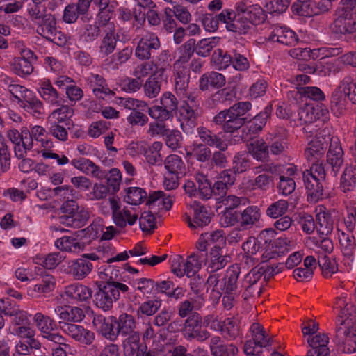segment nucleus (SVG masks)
<instances>
[{
    "instance_id": "1",
    "label": "nucleus",
    "mask_w": 356,
    "mask_h": 356,
    "mask_svg": "<svg viewBox=\"0 0 356 356\" xmlns=\"http://www.w3.org/2000/svg\"><path fill=\"white\" fill-rule=\"evenodd\" d=\"M225 245L226 238L222 230L202 234L198 239L196 247L199 251L205 252L208 246L213 245L205 260L201 255L209 272L218 271L226 266L227 256L224 253Z\"/></svg>"
},
{
    "instance_id": "2",
    "label": "nucleus",
    "mask_w": 356,
    "mask_h": 356,
    "mask_svg": "<svg viewBox=\"0 0 356 356\" xmlns=\"http://www.w3.org/2000/svg\"><path fill=\"white\" fill-rule=\"evenodd\" d=\"M248 102H239L227 110L220 112L214 117V122L222 124L227 133H234L238 129L248 120L245 113L251 108Z\"/></svg>"
},
{
    "instance_id": "3",
    "label": "nucleus",
    "mask_w": 356,
    "mask_h": 356,
    "mask_svg": "<svg viewBox=\"0 0 356 356\" xmlns=\"http://www.w3.org/2000/svg\"><path fill=\"white\" fill-rule=\"evenodd\" d=\"M325 177L323 165L317 163H314L309 170L304 172L303 179L309 201L316 202L322 198V182Z\"/></svg>"
},
{
    "instance_id": "4",
    "label": "nucleus",
    "mask_w": 356,
    "mask_h": 356,
    "mask_svg": "<svg viewBox=\"0 0 356 356\" xmlns=\"http://www.w3.org/2000/svg\"><path fill=\"white\" fill-rule=\"evenodd\" d=\"M348 99L356 104V83L350 77H346L332 96V110L335 115H341Z\"/></svg>"
},
{
    "instance_id": "5",
    "label": "nucleus",
    "mask_w": 356,
    "mask_h": 356,
    "mask_svg": "<svg viewBox=\"0 0 356 356\" xmlns=\"http://www.w3.org/2000/svg\"><path fill=\"white\" fill-rule=\"evenodd\" d=\"M170 263L171 270L176 276L192 277L201 269L203 259L199 254L194 253L186 259L180 255H175L170 258Z\"/></svg>"
},
{
    "instance_id": "6",
    "label": "nucleus",
    "mask_w": 356,
    "mask_h": 356,
    "mask_svg": "<svg viewBox=\"0 0 356 356\" xmlns=\"http://www.w3.org/2000/svg\"><path fill=\"white\" fill-rule=\"evenodd\" d=\"M99 289L95 295V302L104 311L110 309L113 302L119 299L120 291L124 293L129 290V287L123 283L99 284Z\"/></svg>"
},
{
    "instance_id": "7",
    "label": "nucleus",
    "mask_w": 356,
    "mask_h": 356,
    "mask_svg": "<svg viewBox=\"0 0 356 356\" xmlns=\"http://www.w3.org/2000/svg\"><path fill=\"white\" fill-rule=\"evenodd\" d=\"M336 308L340 309L338 322L339 327L345 335H356V312L353 305L348 301L347 295L341 296L336 302Z\"/></svg>"
},
{
    "instance_id": "8",
    "label": "nucleus",
    "mask_w": 356,
    "mask_h": 356,
    "mask_svg": "<svg viewBox=\"0 0 356 356\" xmlns=\"http://www.w3.org/2000/svg\"><path fill=\"white\" fill-rule=\"evenodd\" d=\"M298 115V119L302 123L308 124L304 127V131L311 132L309 124L318 121V126L321 122L327 119L329 112L327 108L322 104L307 102L304 106L299 109Z\"/></svg>"
},
{
    "instance_id": "9",
    "label": "nucleus",
    "mask_w": 356,
    "mask_h": 356,
    "mask_svg": "<svg viewBox=\"0 0 356 356\" xmlns=\"http://www.w3.org/2000/svg\"><path fill=\"white\" fill-rule=\"evenodd\" d=\"M195 41L190 39L181 48V56L174 64V70L176 72L175 82L184 87L185 81L188 74V62L193 54Z\"/></svg>"
},
{
    "instance_id": "10",
    "label": "nucleus",
    "mask_w": 356,
    "mask_h": 356,
    "mask_svg": "<svg viewBox=\"0 0 356 356\" xmlns=\"http://www.w3.org/2000/svg\"><path fill=\"white\" fill-rule=\"evenodd\" d=\"M239 273L237 267H232L227 271L226 281L224 283L216 275H210L207 284L216 298H220L222 291L225 288L227 293L233 291L236 288Z\"/></svg>"
},
{
    "instance_id": "11",
    "label": "nucleus",
    "mask_w": 356,
    "mask_h": 356,
    "mask_svg": "<svg viewBox=\"0 0 356 356\" xmlns=\"http://www.w3.org/2000/svg\"><path fill=\"white\" fill-rule=\"evenodd\" d=\"M219 21L225 24L227 31L245 34L250 31V23L244 22L241 15L230 9H225L218 15Z\"/></svg>"
},
{
    "instance_id": "12",
    "label": "nucleus",
    "mask_w": 356,
    "mask_h": 356,
    "mask_svg": "<svg viewBox=\"0 0 356 356\" xmlns=\"http://www.w3.org/2000/svg\"><path fill=\"white\" fill-rule=\"evenodd\" d=\"M108 203L113 213L114 222L119 227H124L127 224L133 225L137 220V215L129 208H121L120 200L117 197L109 199Z\"/></svg>"
},
{
    "instance_id": "13",
    "label": "nucleus",
    "mask_w": 356,
    "mask_h": 356,
    "mask_svg": "<svg viewBox=\"0 0 356 356\" xmlns=\"http://www.w3.org/2000/svg\"><path fill=\"white\" fill-rule=\"evenodd\" d=\"M334 26L341 33H351L356 31V8L340 6L337 11Z\"/></svg>"
},
{
    "instance_id": "14",
    "label": "nucleus",
    "mask_w": 356,
    "mask_h": 356,
    "mask_svg": "<svg viewBox=\"0 0 356 356\" xmlns=\"http://www.w3.org/2000/svg\"><path fill=\"white\" fill-rule=\"evenodd\" d=\"M60 329L69 337L82 344L90 345L95 339L94 333L80 325L60 323Z\"/></svg>"
},
{
    "instance_id": "15",
    "label": "nucleus",
    "mask_w": 356,
    "mask_h": 356,
    "mask_svg": "<svg viewBox=\"0 0 356 356\" xmlns=\"http://www.w3.org/2000/svg\"><path fill=\"white\" fill-rule=\"evenodd\" d=\"M237 13L241 15L244 22L250 23V29L252 24H260L265 20L266 15L262 8L258 4L248 5L245 2H238L236 5Z\"/></svg>"
},
{
    "instance_id": "16",
    "label": "nucleus",
    "mask_w": 356,
    "mask_h": 356,
    "mask_svg": "<svg viewBox=\"0 0 356 356\" xmlns=\"http://www.w3.org/2000/svg\"><path fill=\"white\" fill-rule=\"evenodd\" d=\"M14 316L13 321L9 327L10 332L19 337L28 339L35 336V330L26 323V313L23 311L15 309L12 311Z\"/></svg>"
},
{
    "instance_id": "17",
    "label": "nucleus",
    "mask_w": 356,
    "mask_h": 356,
    "mask_svg": "<svg viewBox=\"0 0 356 356\" xmlns=\"http://www.w3.org/2000/svg\"><path fill=\"white\" fill-rule=\"evenodd\" d=\"M191 208L193 211L191 216L186 218L187 223L191 229H196L207 225L211 218V211L209 207L201 205L195 201Z\"/></svg>"
},
{
    "instance_id": "18",
    "label": "nucleus",
    "mask_w": 356,
    "mask_h": 356,
    "mask_svg": "<svg viewBox=\"0 0 356 356\" xmlns=\"http://www.w3.org/2000/svg\"><path fill=\"white\" fill-rule=\"evenodd\" d=\"M92 324L95 330L110 341H115L119 330L116 328L117 321L112 316L105 318L102 315H96L93 318Z\"/></svg>"
},
{
    "instance_id": "19",
    "label": "nucleus",
    "mask_w": 356,
    "mask_h": 356,
    "mask_svg": "<svg viewBox=\"0 0 356 356\" xmlns=\"http://www.w3.org/2000/svg\"><path fill=\"white\" fill-rule=\"evenodd\" d=\"M184 334L187 339L202 341L209 337V332L202 328L201 316L196 314L188 318L184 324Z\"/></svg>"
},
{
    "instance_id": "20",
    "label": "nucleus",
    "mask_w": 356,
    "mask_h": 356,
    "mask_svg": "<svg viewBox=\"0 0 356 356\" xmlns=\"http://www.w3.org/2000/svg\"><path fill=\"white\" fill-rule=\"evenodd\" d=\"M291 248V242L286 237H280L264 248L261 257L263 262L280 257L288 252Z\"/></svg>"
},
{
    "instance_id": "21",
    "label": "nucleus",
    "mask_w": 356,
    "mask_h": 356,
    "mask_svg": "<svg viewBox=\"0 0 356 356\" xmlns=\"http://www.w3.org/2000/svg\"><path fill=\"white\" fill-rule=\"evenodd\" d=\"M269 41L277 42L286 45L295 44L298 40L296 33L284 25H274L270 28Z\"/></svg>"
},
{
    "instance_id": "22",
    "label": "nucleus",
    "mask_w": 356,
    "mask_h": 356,
    "mask_svg": "<svg viewBox=\"0 0 356 356\" xmlns=\"http://www.w3.org/2000/svg\"><path fill=\"white\" fill-rule=\"evenodd\" d=\"M177 118L184 133L191 134L196 126L197 114L186 102H183L179 107Z\"/></svg>"
},
{
    "instance_id": "23",
    "label": "nucleus",
    "mask_w": 356,
    "mask_h": 356,
    "mask_svg": "<svg viewBox=\"0 0 356 356\" xmlns=\"http://www.w3.org/2000/svg\"><path fill=\"white\" fill-rule=\"evenodd\" d=\"M160 42L157 36L152 33H147L139 41L135 55L141 60L149 59L152 49H157Z\"/></svg>"
},
{
    "instance_id": "24",
    "label": "nucleus",
    "mask_w": 356,
    "mask_h": 356,
    "mask_svg": "<svg viewBox=\"0 0 356 356\" xmlns=\"http://www.w3.org/2000/svg\"><path fill=\"white\" fill-rule=\"evenodd\" d=\"M55 314L58 316L60 323H80L85 318L84 311L78 307L57 306L54 309Z\"/></svg>"
},
{
    "instance_id": "25",
    "label": "nucleus",
    "mask_w": 356,
    "mask_h": 356,
    "mask_svg": "<svg viewBox=\"0 0 356 356\" xmlns=\"http://www.w3.org/2000/svg\"><path fill=\"white\" fill-rule=\"evenodd\" d=\"M339 54L337 49H328L325 47L311 49L310 48H296L290 51L291 57L298 60H307L309 58L316 59L319 55L323 56H335Z\"/></svg>"
},
{
    "instance_id": "26",
    "label": "nucleus",
    "mask_w": 356,
    "mask_h": 356,
    "mask_svg": "<svg viewBox=\"0 0 356 356\" xmlns=\"http://www.w3.org/2000/svg\"><path fill=\"white\" fill-rule=\"evenodd\" d=\"M172 197L163 191H154L148 197L147 204L152 211L161 213L170 209Z\"/></svg>"
},
{
    "instance_id": "27",
    "label": "nucleus",
    "mask_w": 356,
    "mask_h": 356,
    "mask_svg": "<svg viewBox=\"0 0 356 356\" xmlns=\"http://www.w3.org/2000/svg\"><path fill=\"white\" fill-rule=\"evenodd\" d=\"M56 286L55 278L50 275L42 277V281L30 286L27 289L28 295L32 298H40L46 296L54 291Z\"/></svg>"
},
{
    "instance_id": "28",
    "label": "nucleus",
    "mask_w": 356,
    "mask_h": 356,
    "mask_svg": "<svg viewBox=\"0 0 356 356\" xmlns=\"http://www.w3.org/2000/svg\"><path fill=\"white\" fill-rule=\"evenodd\" d=\"M93 265L90 261L81 257L68 263L67 272L76 280H81L90 274Z\"/></svg>"
},
{
    "instance_id": "29",
    "label": "nucleus",
    "mask_w": 356,
    "mask_h": 356,
    "mask_svg": "<svg viewBox=\"0 0 356 356\" xmlns=\"http://www.w3.org/2000/svg\"><path fill=\"white\" fill-rule=\"evenodd\" d=\"M37 91L44 101L52 105H57L59 103L58 92L52 86L49 79H39L37 81Z\"/></svg>"
},
{
    "instance_id": "30",
    "label": "nucleus",
    "mask_w": 356,
    "mask_h": 356,
    "mask_svg": "<svg viewBox=\"0 0 356 356\" xmlns=\"http://www.w3.org/2000/svg\"><path fill=\"white\" fill-rule=\"evenodd\" d=\"M164 69L156 70L154 74L146 80L143 89L145 95L149 98H154L161 91V83L164 79Z\"/></svg>"
},
{
    "instance_id": "31",
    "label": "nucleus",
    "mask_w": 356,
    "mask_h": 356,
    "mask_svg": "<svg viewBox=\"0 0 356 356\" xmlns=\"http://www.w3.org/2000/svg\"><path fill=\"white\" fill-rule=\"evenodd\" d=\"M316 227L321 235L327 236L333 229V220L330 213L323 205L317 206L316 209Z\"/></svg>"
},
{
    "instance_id": "32",
    "label": "nucleus",
    "mask_w": 356,
    "mask_h": 356,
    "mask_svg": "<svg viewBox=\"0 0 356 356\" xmlns=\"http://www.w3.org/2000/svg\"><path fill=\"white\" fill-rule=\"evenodd\" d=\"M338 59L321 60L315 66L307 65L302 70L307 73H316L320 76H327L338 70Z\"/></svg>"
},
{
    "instance_id": "33",
    "label": "nucleus",
    "mask_w": 356,
    "mask_h": 356,
    "mask_svg": "<svg viewBox=\"0 0 356 356\" xmlns=\"http://www.w3.org/2000/svg\"><path fill=\"white\" fill-rule=\"evenodd\" d=\"M330 136H325L323 140L320 137L309 143L308 147L305 150V156L310 161H317L324 153V149L330 141Z\"/></svg>"
},
{
    "instance_id": "34",
    "label": "nucleus",
    "mask_w": 356,
    "mask_h": 356,
    "mask_svg": "<svg viewBox=\"0 0 356 356\" xmlns=\"http://www.w3.org/2000/svg\"><path fill=\"white\" fill-rule=\"evenodd\" d=\"M88 80L91 87H92L93 93L97 97L108 99L114 95V92L105 85V81L102 76L92 74L88 78Z\"/></svg>"
},
{
    "instance_id": "35",
    "label": "nucleus",
    "mask_w": 356,
    "mask_h": 356,
    "mask_svg": "<svg viewBox=\"0 0 356 356\" xmlns=\"http://www.w3.org/2000/svg\"><path fill=\"white\" fill-rule=\"evenodd\" d=\"M343 150L337 140L331 142L327 156V163L331 165L334 173L339 172L343 163Z\"/></svg>"
},
{
    "instance_id": "36",
    "label": "nucleus",
    "mask_w": 356,
    "mask_h": 356,
    "mask_svg": "<svg viewBox=\"0 0 356 356\" xmlns=\"http://www.w3.org/2000/svg\"><path fill=\"white\" fill-rule=\"evenodd\" d=\"M55 246L61 251L72 253H78L84 248L83 243L74 236H65L57 239L55 241Z\"/></svg>"
},
{
    "instance_id": "37",
    "label": "nucleus",
    "mask_w": 356,
    "mask_h": 356,
    "mask_svg": "<svg viewBox=\"0 0 356 356\" xmlns=\"http://www.w3.org/2000/svg\"><path fill=\"white\" fill-rule=\"evenodd\" d=\"M135 18L139 24H143L147 18L152 25H157L160 22V18L155 10V4L153 6H143V8L137 7L135 10Z\"/></svg>"
},
{
    "instance_id": "38",
    "label": "nucleus",
    "mask_w": 356,
    "mask_h": 356,
    "mask_svg": "<svg viewBox=\"0 0 356 356\" xmlns=\"http://www.w3.org/2000/svg\"><path fill=\"white\" fill-rule=\"evenodd\" d=\"M66 296L77 301H86L92 297V290L86 286L74 284L65 288Z\"/></svg>"
},
{
    "instance_id": "39",
    "label": "nucleus",
    "mask_w": 356,
    "mask_h": 356,
    "mask_svg": "<svg viewBox=\"0 0 356 356\" xmlns=\"http://www.w3.org/2000/svg\"><path fill=\"white\" fill-rule=\"evenodd\" d=\"M210 348L213 356H234L238 352L236 346L232 344H223L218 337L211 339Z\"/></svg>"
},
{
    "instance_id": "40",
    "label": "nucleus",
    "mask_w": 356,
    "mask_h": 356,
    "mask_svg": "<svg viewBox=\"0 0 356 356\" xmlns=\"http://www.w3.org/2000/svg\"><path fill=\"white\" fill-rule=\"evenodd\" d=\"M164 165L167 172L172 173L183 177L186 174L185 164L180 156L170 154L164 161Z\"/></svg>"
},
{
    "instance_id": "41",
    "label": "nucleus",
    "mask_w": 356,
    "mask_h": 356,
    "mask_svg": "<svg viewBox=\"0 0 356 356\" xmlns=\"http://www.w3.org/2000/svg\"><path fill=\"white\" fill-rule=\"evenodd\" d=\"M153 350L156 353L158 356H165L167 353H171V356H194L186 353V349L183 346H178L172 350V347L169 346L164 339L154 341L153 344Z\"/></svg>"
},
{
    "instance_id": "42",
    "label": "nucleus",
    "mask_w": 356,
    "mask_h": 356,
    "mask_svg": "<svg viewBox=\"0 0 356 356\" xmlns=\"http://www.w3.org/2000/svg\"><path fill=\"white\" fill-rule=\"evenodd\" d=\"M273 183L272 177L268 173L258 175L254 179H248L243 182V186L246 190L253 191L259 189L266 191Z\"/></svg>"
},
{
    "instance_id": "43",
    "label": "nucleus",
    "mask_w": 356,
    "mask_h": 356,
    "mask_svg": "<svg viewBox=\"0 0 356 356\" xmlns=\"http://www.w3.org/2000/svg\"><path fill=\"white\" fill-rule=\"evenodd\" d=\"M320 238L321 240L319 241L314 236L307 237L305 239V244L307 247L314 249L318 252L322 251V253H330L333 250L332 241L325 235H322Z\"/></svg>"
},
{
    "instance_id": "44",
    "label": "nucleus",
    "mask_w": 356,
    "mask_h": 356,
    "mask_svg": "<svg viewBox=\"0 0 356 356\" xmlns=\"http://www.w3.org/2000/svg\"><path fill=\"white\" fill-rule=\"evenodd\" d=\"M143 347H147V346L140 343V334L138 332L131 333L123 341L125 356H136Z\"/></svg>"
},
{
    "instance_id": "45",
    "label": "nucleus",
    "mask_w": 356,
    "mask_h": 356,
    "mask_svg": "<svg viewBox=\"0 0 356 356\" xmlns=\"http://www.w3.org/2000/svg\"><path fill=\"white\" fill-rule=\"evenodd\" d=\"M339 241L343 255L352 261L353 260V254L356 248L355 238L350 233L341 232L339 233Z\"/></svg>"
},
{
    "instance_id": "46",
    "label": "nucleus",
    "mask_w": 356,
    "mask_h": 356,
    "mask_svg": "<svg viewBox=\"0 0 356 356\" xmlns=\"http://www.w3.org/2000/svg\"><path fill=\"white\" fill-rule=\"evenodd\" d=\"M37 24L38 25V33L48 40L49 38H52L57 29L56 19L51 14L44 15L41 22H37Z\"/></svg>"
},
{
    "instance_id": "47",
    "label": "nucleus",
    "mask_w": 356,
    "mask_h": 356,
    "mask_svg": "<svg viewBox=\"0 0 356 356\" xmlns=\"http://www.w3.org/2000/svg\"><path fill=\"white\" fill-rule=\"evenodd\" d=\"M64 256L58 252L50 253L46 256L38 254L33 258V263L47 269L55 268L63 260Z\"/></svg>"
},
{
    "instance_id": "48",
    "label": "nucleus",
    "mask_w": 356,
    "mask_h": 356,
    "mask_svg": "<svg viewBox=\"0 0 356 356\" xmlns=\"http://www.w3.org/2000/svg\"><path fill=\"white\" fill-rule=\"evenodd\" d=\"M28 134V137L40 143L41 149H51L54 147V143L51 140L48 139L47 137V131L44 128L41 126H33Z\"/></svg>"
},
{
    "instance_id": "49",
    "label": "nucleus",
    "mask_w": 356,
    "mask_h": 356,
    "mask_svg": "<svg viewBox=\"0 0 356 356\" xmlns=\"http://www.w3.org/2000/svg\"><path fill=\"white\" fill-rule=\"evenodd\" d=\"M198 136L202 142L211 147H215L220 150H225L227 144L220 136H212L211 132L205 128H200L197 131Z\"/></svg>"
},
{
    "instance_id": "50",
    "label": "nucleus",
    "mask_w": 356,
    "mask_h": 356,
    "mask_svg": "<svg viewBox=\"0 0 356 356\" xmlns=\"http://www.w3.org/2000/svg\"><path fill=\"white\" fill-rule=\"evenodd\" d=\"M260 216V210L257 207H248L241 212L239 222L241 227L252 226L259 221Z\"/></svg>"
},
{
    "instance_id": "51",
    "label": "nucleus",
    "mask_w": 356,
    "mask_h": 356,
    "mask_svg": "<svg viewBox=\"0 0 356 356\" xmlns=\"http://www.w3.org/2000/svg\"><path fill=\"white\" fill-rule=\"evenodd\" d=\"M33 321L43 337L56 328L54 320L40 312L34 315Z\"/></svg>"
},
{
    "instance_id": "52",
    "label": "nucleus",
    "mask_w": 356,
    "mask_h": 356,
    "mask_svg": "<svg viewBox=\"0 0 356 356\" xmlns=\"http://www.w3.org/2000/svg\"><path fill=\"white\" fill-rule=\"evenodd\" d=\"M107 29V33L100 45V54L103 56L111 54L116 46V38L115 36L113 25L108 24Z\"/></svg>"
},
{
    "instance_id": "53",
    "label": "nucleus",
    "mask_w": 356,
    "mask_h": 356,
    "mask_svg": "<svg viewBox=\"0 0 356 356\" xmlns=\"http://www.w3.org/2000/svg\"><path fill=\"white\" fill-rule=\"evenodd\" d=\"M185 151L187 156H193L200 161H205L211 156L210 149L202 144L193 143L192 145H187Z\"/></svg>"
},
{
    "instance_id": "54",
    "label": "nucleus",
    "mask_w": 356,
    "mask_h": 356,
    "mask_svg": "<svg viewBox=\"0 0 356 356\" xmlns=\"http://www.w3.org/2000/svg\"><path fill=\"white\" fill-rule=\"evenodd\" d=\"M29 131L26 128L22 130V133L19 134L17 130L12 129L8 131L7 136L10 140L15 144L19 149H20V144L24 149H30L31 147V138L28 137Z\"/></svg>"
},
{
    "instance_id": "55",
    "label": "nucleus",
    "mask_w": 356,
    "mask_h": 356,
    "mask_svg": "<svg viewBox=\"0 0 356 356\" xmlns=\"http://www.w3.org/2000/svg\"><path fill=\"white\" fill-rule=\"evenodd\" d=\"M356 185V164L347 166L341 176L340 186L344 191H349Z\"/></svg>"
},
{
    "instance_id": "56",
    "label": "nucleus",
    "mask_w": 356,
    "mask_h": 356,
    "mask_svg": "<svg viewBox=\"0 0 356 356\" xmlns=\"http://www.w3.org/2000/svg\"><path fill=\"white\" fill-rule=\"evenodd\" d=\"M234 181V175H231L228 170L224 171L220 175V180L217 181L213 186V194L222 197L226 193L227 185H232Z\"/></svg>"
},
{
    "instance_id": "57",
    "label": "nucleus",
    "mask_w": 356,
    "mask_h": 356,
    "mask_svg": "<svg viewBox=\"0 0 356 356\" xmlns=\"http://www.w3.org/2000/svg\"><path fill=\"white\" fill-rule=\"evenodd\" d=\"M163 148V143L159 141L154 142L144 152V156L148 163L154 165L162 161L161 150Z\"/></svg>"
},
{
    "instance_id": "58",
    "label": "nucleus",
    "mask_w": 356,
    "mask_h": 356,
    "mask_svg": "<svg viewBox=\"0 0 356 356\" xmlns=\"http://www.w3.org/2000/svg\"><path fill=\"white\" fill-rule=\"evenodd\" d=\"M250 330L252 332V341L262 348L266 347L270 344V338L266 334L265 330L259 323H253Z\"/></svg>"
},
{
    "instance_id": "59",
    "label": "nucleus",
    "mask_w": 356,
    "mask_h": 356,
    "mask_svg": "<svg viewBox=\"0 0 356 356\" xmlns=\"http://www.w3.org/2000/svg\"><path fill=\"white\" fill-rule=\"evenodd\" d=\"M307 343L310 346V349L322 350V353L328 352L329 338L325 334H318L315 336H310L307 339Z\"/></svg>"
},
{
    "instance_id": "60",
    "label": "nucleus",
    "mask_w": 356,
    "mask_h": 356,
    "mask_svg": "<svg viewBox=\"0 0 356 356\" xmlns=\"http://www.w3.org/2000/svg\"><path fill=\"white\" fill-rule=\"evenodd\" d=\"M147 197V193L139 187H129L126 190L125 201L132 205L140 204Z\"/></svg>"
},
{
    "instance_id": "61",
    "label": "nucleus",
    "mask_w": 356,
    "mask_h": 356,
    "mask_svg": "<svg viewBox=\"0 0 356 356\" xmlns=\"http://www.w3.org/2000/svg\"><path fill=\"white\" fill-rule=\"evenodd\" d=\"M248 149L252 156L258 161L265 160L268 154L267 146L263 139H257L251 143Z\"/></svg>"
},
{
    "instance_id": "62",
    "label": "nucleus",
    "mask_w": 356,
    "mask_h": 356,
    "mask_svg": "<svg viewBox=\"0 0 356 356\" xmlns=\"http://www.w3.org/2000/svg\"><path fill=\"white\" fill-rule=\"evenodd\" d=\"M314 1H298L292 6V10L294 13L304 17H312L315 15Z\"/></svg>"
},
{
    "instance_id": "63",
    "label": "nucleus",
    "mask_w": 356,
    "mask_h": 356,
    "mask_svg": "<svg viewBox=\"0 0 356 356\" xmlns=\"http://www.w3.org/2000/svg\"><path fill=\"white\" fill-rule=\"evenodd\" d=\"M133 286L136 290L139 291L144 296L155 294L156 284L151 279H136L133 282Z\"/></svg>"
},
{
    "instance_id": "64",
    "label": "nucleus",
    "mask_w": 356,
    "mask_h": 356,
    "mask_svg": "<svg viewBox=\"0 0 356 356\" xmlns=\"http://www.w3.org/2000/svg\"><path fill=\"white\" fill-rule=\"evenodd\" d=\"M196 181L198 185V196L202 199H209L213 192L211 183L202 174L197 175Z\"/></svg>"
}]
</instances>
